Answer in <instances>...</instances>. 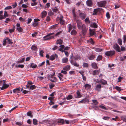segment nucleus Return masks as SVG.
<instances>
[{"instance_id": "1", "label": "nucleus", "mask_w": 126, "mask_h": 126, "mask_svg": "<svg viewBox=\"0 0 126 126\" xmlns=\"http://www.w3.org/2000/svg\"><path fill=\"white\" fill-rule=\"evenodd\" d=\"M103 9L102 8H98L96 9H95L93 11V13L92 14L93 15H95L97 14H99L102 12Z\"/></svg>"}, {"instance_id": "2", "label": "nucleus", "mask_w": 126, "mask_h": 126, "mask_svg": "<svg viewBox=\"0 0 126 126\" xmlns=\"http://www.w3.org/2000/svg\"><path fill=\"white\" fill-rule=\"evenodd\" d=\"M54 33H49L47 35L45 36L44 37V40H49L52 39L54 37H55V36H51L54 34Z\"/></svg>"}, {"instance_id": "3", "label": "nucleus", "mask_w": 126, "mask_h": 126, "mask_svg": "<svg viewBox=\"0 0 126 126\" xmlns=\"http://www.w3.org/2000/svg\"><path fill=\"white\" fill-rule=\"evenodd\" d=\"M54 75L55 73L53 75H51L50 76H49V79L52 82H56L57 81V79L54 76Z\"/></svg>"}, {"instance_id": "4", "label": "nucleus", "mask_w": 126, "mask_h": 126, "mask_svg": "<svg viewBox=\"0 0 126 126\" xmlns=\"http://www.w3.org/2000/svg\"><path fill=\"white\" fill-rule=\"evenodd\" d=\"M77 26L79 29H81L83 27V25H85L84 24H82L81 21L80 20H78L76 21Z\"/></svg>"}, {"instance_id": "5", "label": "nucleus", "mask_w": 126, "mask_h": 126, "mask_svg": "<svg viewBox=\"0 0 126 126\" xmlns=\"http://www.w3.org/2000/svg\"><path fill=\"white\" fill-rule=\"evenodd\" d=\"M106 2L105 1L98 2L97 4L98 6L100 7H104L105 6Z\"/></svg>"}, {"instance_id": "6", "label": "nucleus", "mask_w": 126, "mask_h": 126, "mask_svg": "<svg viewBox=\"0 0 126 126\" xmlns=\"http://www.w3.org/2000/svg\"><path fill=\"white\" fill-rule=\"evenodd\" d=\"M115 52L114 51H110L106 52L105 55L107 56H112L115 54Z\"/></svg>"}, {"instance_id": "7", "label": "nucleus", "mask_w": 126, "mask_h": 126, "mask_svg": "<svg viewBox=\"0 0 126 126\" xmlns=\"http://www.w3.org/2000/svg\"><path fill=\"white\" fill-rule=\"evenodd\" d=\"M60 17L57 18V20H59V22L61 24H63L65 23V21L63 19V17L62 15H60Z\"/></svg>"}, {"instance_id": "8", "label": "nucleus", "mask_w": 126, "mask_h": 126, "mask_svg": "<svg viewBox=\"0 0 126 126\" xmlns=\"http://www.w3.org/2000/svg\"><path fill=\"white\" fill-rule=\"evenodd\" d=\"M79 16L81 19L83 20L86 17L87 15L85 13L80 12L79 14Z\"/></svg>"}, {"instance_id": "9", "label": "nucleus", "mask_w": 126, "mask_h": 126, "mask_svg": "<svg viewBox=\"0 0 126 126\" xmlns=\"http://www.w3.org/2000/svg\"><path fill=\"white\" fill-rule=\"evenodd\" d=\"M113 48L116 50L120 52L121 51L120 48L119 46L117 44H115L113 45Z\"/></svg>"}, {"instance_id": "10", "label": "nucleus", "mask_w": 126, "mask_h": 126, "mask_svg": "<svg viewBox=\"0 0 126 126\" xmlns=\"http://www.w3.org/2000/svg\"><path fill=\"white\" fill-rule=\"evenodd\" d=\"M82 29L81 32L83 35H85L87 31L86 27L85 25H83V27L81 28Z\"/></svg>"}, {"instance_id": "11", "label": "nucleus", "mask_w": 126, "mask_h": 126, "mask_svg": "<svg viewBox=\"0 0 126 126\" xmlns=\"http://www.w3.org/2000/svg\"><path fill=\"white\" fill-rule=\"evenodd\" d=\"M8 16L9 15L8 14H7V12L5 11L4 15L1 16H0V20H1L6 17H8Z\"/></svg>"}, {"instance_id": "12", "label": "nucleus", "mask_w": 126, "mask_h": 126, "mask_svg": "<svg viewBox=\"0 0 126 126\" xmlns=\"http://www.w3.org/2000/svg\"><path fill=\"white\" fill-rule=\"evenodd\" d=\"M3 86L2 87L1 89V90H3L5 89H6L8 88L9 85H7L5 83V80H3Z\"/></svg>"}, {"instance_id": "13", "label": "nucleus", "mask_w": 126, "mask_h": 126, "mask_svg": "<svg viewBox=\"0 0 126 126\" xmlns=\"http://www.w3.org/2000/svg\"><path fill=\"white\" fill-rule=\"evenodd\" d=\"M70 62L74 66L77 67H79V65L75 61L72 59L70 60Z\"/></svg>"}, {"instance_id": "14", "label": "nucleus", "mask_w": 126, "mask_h": 126, "mask_svg": "<svg viewBox=\"0 0 126 126\" xmlns=\"http://www.w3.org/2000/svg\"><path fill=\"white\" fill-rule=\"evenodd\" d=\"M95 29H89V31H90V36H93L95 34Z\"/></svg>"}, {"instance_id": "15", "label": "nucleus", "mask_w": 126, "mask_h": 126, "mask_svg": "<svg viewBox=\"0 0 126 126\" xmlns=\"http://www.w3.org/2000/svg\"><path fill=\"white\" fill-rule=\"evenodd\" d=\"M87 5L89 7H91L92 6L93 3L92 0H88L86 1Z\"/></svg>"}, {"instance_id": "16", "label": "nucleus", "mask_w": 126, "mask_h": 126, "mask_svg": "<svg viewBox=\"0 0 126 126\" xmlns=\"http://www.w3.org/2000/svg\"><path fill=\"white\" fill-rule=\"evenodd\" d=\"M99 82L100 83L103 85L107 84V82L106 81L103 79H102L101 80H100Z\"/></svg>"}, {"instance_id": "17", "label": "nucleus", "mask_w": 126, "mask_h": 126, "mask_svg": "<svg viewBox=\"0 0 126 126\" xmlns=\"http://www.w3.org/2000/svg\"><path fill=\"white\" fill-rule=\"evenodd\" d=\"M20 88L19 87L14 89L13 90V92L14 93H18L19 92L20 89Z\"/></svg>"}, {"instance_id": "18", "label": "nucleus", "mask_w": 126, "mask_h": 126, "mask_svg": "<svg viewBox=\"0 0 126 126\" xmlns=\"http://www.w3.org/2000/svg\"><path fill=\"white\" fill-rule=\"evenodd\" d=\"M101 88V86L100 84L97 85L96 86L95 90L96 91H100Z\"/></svg>"}, {"instance_id": "19", "label": "nucleus", "mask_w": 126, "mask_h": 126, "mask_svg": "<svg viewBox=\"0 0 126 126\" xmlns=\"http://www.w3.org/2000/svg\"><path fill=\"white\" fill-rule=\"evenodd\" d=\"M68 32H70L71 30L73 28H75V26H72L71 24H69L68 25Z\"/></svg>"}, {"instance_id": "20", "label": "nucleus", "mask_w": 126, "mask_h": 126, "mask_svg": "<svg viewBox=\"0 0 126 126\" xmlns=\"http://www.w3.org/2000/svg\"><path fill=\"white\" fill-rule=\"evenodd\" d=\"M100 72L99 70H93L92 73V74L93 75H96L97 74L98 75Z\"/></svg>"}, {"instance_id": "21", "label": "nucleus", "mask_w": 126, "mask_h": 126, "mask_svg": "<svg viewBox=\"0 0 126 126\" xmlns=\"http://www.w3.org/2000/svg\"><path fill=\"white\" fill-rule=\"evenodd\" d=\"M91 26L93 28H97L98 27V25L96 23L94 22L91 24Z\"/></svg>"}, {"instance_id": "22", "label": "nucleus", "mask_w": 126, "mask_h": 126, "mask_svg": "<svg viewBox=\"0 0 126 126\" xmlns=\"http://www.w3.org/2000/svg\"><path fill=\"white\" fill-rule=\"evenodd\" d=\"M50 122V121L48 119L42 121V122L39 121V123L43 124L45 123H49Z\"/></svg>"}, {"instance_id": "23", "label": "nucleus", "mask_w": 126, "mask_h": 126, "mask_svg": "<svg viewBox=\"0 0 126 126\" xmlns=\"http://www.w3.org/2000/svg\"><path fill=\"white\" fill-rule=\"evenodd\" d=\"M55 57H58V56L56 54H55V55H52L50 57V60L53 61L54 60L55 58Z\"/></svg>"}, {"instance_id": "24", "label": "nucleus", "mask_w": 126, "mask_h": 126, "mask_svg": "<svg viewBox=\"0 0 126 126\" xmlns=\"http://www.w3.org/2000/svg\"><path fill=\"white\" fill-rule=\"evenodd\" d=\"M52 10L53 12H55L57 14H59L60 12L57 8H53L52 9Z\"/></svg>"}, {"instance_id": "25", "label": "nucleus", "mask_w": 126, "mask_h": 126, "mask_svg": "<svg viewBox=\"0 0 126 126\" xmlns=\"http://www.w3.org/2000/svg\"><path fill=\"white\" fill-rule=\"evenodd\" d=\"M73 16L74 17V19L75 20H76V15L75 14V10L73 9L72 10Z\"/></svg>"}, {"instance_id": "26", "label": "nucleus", "mask_w": 126, "mask_h": 126, "mask_svg": "<svg viewBox=\"0 0 126 126\" xmlns=\"http://www.w3.org/2000/svg\"><path fill=\"white\" fill-rule=\"evenodd\" d=\"M64 120L62 119H58L57 121V122L58 123H62V124H64Z\"/></svg>"}, {"instance_id": "27", "label": "nucleus", "mask_w": 126, "mask_h": 126, "mask_svg": "<svg viewBox=\"0 0 126 126\" xmlns=\"http://www.w3.org/2000/svg\"><path fill=\"white\" fill-rule=\"evenodd\" d=\"M91 85L88 84H86L84 85L85 88L86 89H90L91 88Z\"/></svg>"}, {"instance_id": "28", "label": "nucleus", "mask_w": 126, "mask_h": 126, "mask_svg": "<svg viewBox=\"0 0 126 126\" xmlns=\"http://www.w3.org/2000/svg\"><path fill=\"white\" fill-rule=\"evenodd\" d=\"M31 49L33 50L36 51L37 49V47L36 46L33 45L32 46Z\"/></svg>"}, {"instance_id": "29", "label": "nucleus", "mask_w": 126, "mask_h": 126, "mask_svg": "<svg viewBox=\"0 0 126 126\" xmlns=\"http://www.w3.org/2000/svg\"><path fill=\"white\" fill-rule=\"evenodd\" d=\"M63 43V41L61 39H58L56 41V44H62Z\"/></svg>"}, {"instance_id": "30", "label": "nucleus", "mask_w": 126, "mask_h": 126, "mask_svg": "<svg viewBox=\"0 0 126 126\" xmlns=\"http://www.w3.org/2000/svg\"><path fill=\"white\" fill-rule=\"evenodd\" d=\"M92 67L94 69H96L97 68V67L96 64L95 63H93L92 64Z\"/></svg>"}, {"instance_id": "31", "label": "nucleus", "mask_w": 126, "mask_h": 126, "mask_svg": "<svg viewBox=\"0 0 126 126\" xmlns=\"http://www.w3.org/2000/svg\"><path fill=\"white\" fill-rule=\"evenodd\" d=\"M70 65H67L65 67L63 68V69L66 71H68L70 69Z\"/></svg>"}, {"instance_id": "32", "label": "nucleus", "mask_w": 126, "mask_h": 126, "mask_svg": "<svg viewBox=\"0 0 126 126\" xmlns=\"http://www.w3.org/2000/svg\"><path fill=\"white\" fill-rule=\"evenodd\" d=\"M77 96L76 97V98H79L82 96V95L80 94V93L79 91H78L77 92Z\"/></svg>"}, {"instance_id": "33", "label": "nucleus", "mask_w": 126, "mask_h": 126, "mask_svg": "<svg viewBox=\"0 0 126 126\" xmlns=\"http://www.w3.org/2000/svg\"><path fill=\"white\" fill-rule=\"evenodd\" d=\"M41 14L42 15V18H44L46 16V12L45 11H44L42 12Z\"/></svg>"}, {"instance_id": "34", "label": "nucleus", "mask_w": 126, "mask_h": 126, "mask_svg": "<svg viewBox=\"0 0 126 126\" xmlns=\"http://www.w3.org/2000/svg\"><path fill=\"white\" fill-rule=\"evenodd\" d=\"M95 56L94 55H92L88 57V59L90 60H92L95 58Z\"/></svg>"}, {"instance_id": "35", "label": "nucleus", "mask_w": 126, "mask_h": 126, "mask_svg": "<svg viewBox=\"0 0 126 126\" xmlns=\"http://www.w3.org/2000/svg\"><path fill=\"white\" fill-rule=\"evenodd\" d=\"M36 88V87L35 85H32L30 87L29 89L30 90H32L35 89Z\"/></svg>"}, {"instance_id": "36", "label": "nucleus", "mask_w": 126, "mask_h": 126, "mask_svg": "<svg viewBox=\"0 0 126 126\" xmlns=\"http://www.w3.org/2000/svg\"><path fill=\"white\" fill-rule=\"evenodd\" d=\"M77 33L76 31L75 30H73L71 32V34L72 35H75Z\"/></svg>"}, {"instance_id": "37", "label": "nucleus", "mask_w": 126, "mask_h": 126, "mask_svg": "<svg viewBox=\"0 0 126 126\" xmlns=\"http://www.w3.org/2000/svg\"><path fill=\"white\" fill-rule=\"evenodd\" d=\"M68 59L67 58H63L62 59V62L63 63H65L67 62Z\"/></svg>"}, {"instance_id": "38", "label": "nucleus", "mask_w": 126, "mask_h": 126, "mask_svg": "<svg viewBox=\"0 0 126 126\" xmlns=\"http://www.w3.org/2000/svg\"><path fill=\"white\" fill-rule=\"evenodd\" d=\"M16 29L19 32H22L23 31V28L21 27H17Z\"/></svg>"}, {"instance_id": "39", "label": "nucleus", "mask_w": 126, "mask_h": 126, "mask_svg": "<svg viewBox=\"0 0 126 126\" xmlns=\"http://www.w3.org/2000/svg\"><path fill=\"white\" fill-rule=\"evenodd\" d=\"M74 59L75 60H77L78 59H80V56L79 55H76L74 57Z\"/></svg>"}, {"instance_id": "40", "label": "nucleus", "mask_w": 126, "mask_h": 126, "mask_svg": "<svg viewBox=\"0 0 126 126\" xmlns=\"http://www.w3.org/2000/svg\"><path fill=\"white\" fill-rule=\"evenodd\" d=\"M60 48L59 49V50L60 51H62L63 50L65 47V46L63 45H61L60 46Z\"/></svg>"}, {"instance_id": "41", "label": "nucleus", "mask_w": 126, "mask_h": 126, "mask_svg": "<svg viewBox=\"0 0 126 126\" xmlns=\"http://www.w3.org/2000/svg\"><path fill=\"white\" fill-rule=\"evenodd\" d=\"M87 101V100L86 99H83L82 100L79 102V103H85Z\"/></svg>"}, {"instance_id": "42", "label": "nucleus", "mask_w": 126, "mask_h": 126, "mask_svg": "<svg viewBox=\"0 0 126 126\" xmlns=\"http://www.w3.org/2000/svg\"><path fill=\"white\" fill-rule=\"evenodd\" d=\"M73 97L72 95L71 94H70L68 95V96L66 97V99L68 100H70Z\"/></svg>"}, {"instance_id": "43", "label": "nucleus", "mask_w": 126, "mask_h": 126, "mask_svg": "<svg viewBox=\"0 0 126 126\" xmlns=\"http://www.w3.org/2000/svg\"><path fill=\"white\" fill-rule=\"evenodd\" d=\"M30 67H31L32 68H34L36 67L37 65L36 64H34L32 63L30 65Z\"/></svg>"}, {"instance_id": "44", "label": "nucleus", "mask_w": 126, "mask_h": 126, "mask_svg": "<svg viewBox=\"0 0 126 126\" xmlns=\"http://www.w3.org/2000/svg\"><path fill=\"white\" fill-rule=\"evenodd\" d=\"M95 50L97 52H99L102 51L103 50L100 48H96L95 49Z\"/></svg>"}, {"instance_id": "45", "label": "nucleus", "mask_w": 126, "mask_h": 126, "mask_svg": "<svg viewBox=\"0 0 126 126\" xmlns=\"http://www.w3.org/2000/svg\"><path fill=\"white\" fill-rule=\"evenodd\" d=\"M25 60V58H22L21 60H20L18 61H17V63H20L23 62Z\"/></svg>"}, {"instance_id": "46", "label": "nucleus", "mask_w": 126, "mask_h": 126, "mask_svg": "<svg viewBox=\"0 0 126 126\" xmlns=\"http://www.w3.org/2000/svg\"><path fill=\"white\" fill-rule=\"evenodd\" d=\"M106 16L107 18V19H109L110 18V16L109 14V12H107L106 14Z\"/></svg>"}, {"instance_id": "47", "label": "nucleus", "mask_w": 126, "mask_h": 126, "mask_svg": "<svg viewBox=\"0 0 126 126\" xmlns=\"http://www.w3.org/2000/svg\"><path fill=\"white\" fill-rule=\"evenodd\" d=\"M102 56L101 55H99L98 56L96 60L97 61H100L102 59Z\"/></svg>"}, {"instance_id": "48", "label": "nucleus", "mask_w": 126, "mask_h": 126, "mask_svg": "<svg viewBox=\"0 0 126 126\" xmlns=\"http://www.w3.org/2000/svg\"><path fill=\"white\" fill-rule=\"evenodd\" d=\"M118 44L121 45L122 44V40L120 38H119L118 39Z\"/></svg>"}, {"instance_id": "49", "label": "nucleus", "mask_w": 126, "mask_h": 126, "mask_svg": "<svg viewBox=\"0 0 126 126\" xmlns=\"http://www.w3.org/2000/svg\"><path fill=\"white\" fill-rule=\"evenodd\" d=\"M38 121L36 119H33V124L34 125H36L37 124Z\"/></svg>"}, {"instance_id": "50", "label": "nucleus", "mask_w": 126, "mask_h": 126, "mask_svg": "<svg viewBox=\"0 0 126 126\" xmlns=\"http://www.w3.org/2000/svg\"><path fill=\"white\" fill-rule=\"evenodd\" d=\"M92 102L93 103L95 104L96 105H97L98 104V102L96 100H92Z\"/></svg>"}, {"instance_id": "51", "label": "nucleus", "mask_w": 126, "mask_h": 126, "mask_svg": "<svg viewBox=\"0 0 126 126\" xmlns=\"http://www.w3.org/2000/svg\"><path fill=\"white\" fill-rule=\"evenodd\" d=\"M6 41H7V42L9 44H11L12 43V42H11V41L10 39L7 37L6 38Z\"/></svg>"}, {"instance_id": "52", "label": "nucleus", "mask_w": 126, "mask_h": 126, "mask_svg": "<svg viewBox=\"0 0 126 126\" xmlns=\"http://www.w3.org/2000/svg\"><path fill=\"white\" fill-rule=\"evenodd\" d=\"M115 89L119 92H120L121 90H122V89H121L120 87L118 86H116L115 87Z\"/></svg>"}, {"instance_id": "53", "label": "nucleus", "mask_w": 126, "mask_h": 126, "mask_svg": "<svg viewBox=\"0 0 126 126\" xmlns=\"http://www.w3.org/2000/svg\"><path fill=\"white\" fill-rule=\"evenodd\" d=\"M83 66L84 67H88V63H83Z\"/></svg>"}, {"instance_id": "54", "label": "nucleus", "mask_w": 126, "mask_h": 126, "mask_svg": "<svg viewBox=\"0 0 126 126\" xmlns=\"http://www.w3.org/2000/svg\"><path fill=\"white\" fill-rule=\"evenodd\" d=\"M98 106L100 108H102V109H104L106 110L107 109V108H106L104 106L102 105H100L99 106Z\"/></svg>"}, {"instance_id": "55", "label": "nucleus", "mask_w": 126, "mask_h": 126, "mask_svg": "<svg viewBox=\"0 0 126 126\" xmlns=\"http://www.w3.org/2000/svg\"><path fill=\"white\" fill-rule=\"evenodd\" d=\"M126 40V36L125 35H124L123 37V42L125 43Z\"/></svg>"}, {"instance_id": "56", "label": "nucleus", "mask_w": 126, "mask_h": 126, "mask_svg": "<svg viewBox=\"0 0 126 126\" xmlns=\"http://www.w3.org/2000/svg\"><path fill=\"white\" fill-rule=\"evenodd\" d=\"M55 86L54 85L53 83H51L49 86L50 89H51Z\"/></svg>"}, {"instance_id": "57", "label": "nucleus", "mask_w": 126, "mask_h": 126, "mask_svg": "<svg viewBox=\"0 0 126 126\" xmlns=\"http://www.w3.org/2000/svg\"><path fill=\"white\" fill-rule=\"evenodd\" d=\"M12 8V7L11 6H8L6 7H5V10H9L11 9Z\"/></svg>"}, {"instance_id": "58", "label": "nucleus", "mask_w": 126, "mask_h": 126, "mask_svg": "<svg viewBox=\"0 0 126 126\" xmlns=\"http://www.w3.org/2000/svg\"><path fill=\"white\" fill-rule=\"evenodd\" d=\"M123 79V77H122L120 76H119V77L118 78V82H120L121 81V79Z\"/></svg>"}, {"instance_id": "59", "label": "nucleus", "mask_w": 126, "mask_h": 126, "mask_svg": "<svg viewBox=\"0 0 126 126\" xmlns=\"http://www.w3.org/2000/svg\"><path fill=\"white\" fill-rule=\"evenodd\" d=\"M50 20V17L49 16H47L46 18V20L47 22L49 21Z\"/></svg>"}, {"instance_id": "60", "label": "nucleus", "mask_w": 126, "mask_h": 126, "mask_svg": "<svg viewBox=\"0 0 126 126\" xmlns=\"http://www.w3.org/2000/svg\"><path fill=\"white\" fill-rule=\"evenodd\" d=\"M85 21L86 23L88 22L90 23V21L88 17H87L85 20Z\"/></svg>"}, {"instance_id": "61", "label": "nucleus", "mask_w": 126, "mask_h": 126, "mask_svg": "<svg viewBox=\"0 0 126 126\" xmlns=\"http://www.w3.org/2000/svg\"><path fill=\"white\" fill-rule=\"evenodd\" d=\"M62 31H59V32H58L55 35H54V36H55H55H58V35H59L61 33H62Z\"/></svg>"}, {"instance_id": "62", "label": "nucleus", "mask_w": 126, "mask_h": 126, "mask_svg": "<svg viewBox=\"0 0 126 126\" xmlns=\"http://www.w3.org/2000/svg\"><path fill=\"white\" fill-rule=\"evenodd\" d=\"M32 114V113L31 111L28 112L27 113V115L30 116H31Z\"/></svg>"}, {"instance_id": "63", "label": "nucleus", "mask_w": 126, "mask_h": 126, "mask_svg": "<svg viewBox=\"0 0 126 126\" xmlns=\"http://www.w3.org/2000/svg\"><path fill=\"white\" fill-rule=\"evenodd\" d=\"M44 51L43 50H41L40 51V55L41 57L43 56V53H44Z\"/></svg>"}, {"instance_id": "64", "label": "nucleus", "mask_w": 126, "mask_h": 126, "mask_svg": "<svg viewBox=\"0 0 126 126\" xmlns=\"http://www.w3.org/2000/svg\"><path fill=\"white\" fill-rule=\"evenodd\" d=\"M27 123L29 124H31L32 123V121L31 120L29 119L27 121Z\"/></svg>"}]
</instances>
